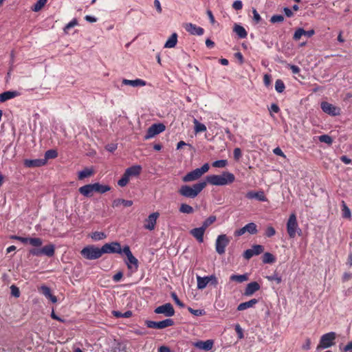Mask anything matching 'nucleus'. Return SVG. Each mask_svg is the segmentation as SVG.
<instances>
[{"instance_id":"nucleus-1","label":"nucleus","mask_w":352,"mask_h":352,"mask_svg":"<svg viewBox=\"0 0 352 352\" xmlns=\"http://www.w3.org/2000/svg\"><path fill=\"white\" fill-rule=\"evenodd\" d=\"M206 186V182H200L192 186L183 185L178 190V193L187 198H195Z\"/></svg>"},{"instance_id":"nucleus-2","label":"nucleus","mask_w":352,"mask_h":352,"mask_svg":"<svg viewBox=\"0 0 352 352\" xmlns=\"http://www.w3.org/2000/svg\"><path fill=\"white\" fill-rule=\"evenodd\" d=\"M210 166L208 163L204 164L201 168H196L182 177L184 182H190L199 179L204 173L208 171Z\"/></svg>"},{"instance_id":"nucleus-3","label":"nucleus","mask_w":352,"mask_h":352,"mask_svg":"<svg viewBox=\"0 0 352 352\" xmlns=\"http://www.w3.org/2000/svg\"><path fill=\"white\" fill-rule=\"evenodd\" d=\"M81 255L89 260H94L102 256L101 248L94 245H88L85 247L80 252Z\"/></svg>"},{"instance_id":"nucleus-4","label":"nucleus","mask_w":352,"mask_h":352,"mask_svg":"<svg viewBox=\"0 0 352 352\" xmlns=\"http://www.w3.org/2000/svg\"><path fill=\"white\" fill-rule=\"evenodd\" d=\"M287 231L290 238H294L296 233L300 235L301 230L298 228L296 216L294 213L290 214L287 223Z\"/></svg>"},{"instance_id":"nucleus-5","label":"nucleus","mask_w":352,"mask_h":352,"mask_svg":"<svg viewBox=\"0 0 352 352\" xmlns=\"http://www.w3.org/2000/svg\"><path fill=\"white\" fill-rule=\"evenodd\" d=\"M336 339V333L335 332H329L322 335L320 338L317 350L320 349H327L335 344Z\"/></svg>"},{"instance_id":"nucleus-6","label":"nucleus","mask_w":352,"mask_h":352,"mask_svg":"<svg viewBox=\"0 0 352 352\" xmlns=\"http://www.w3.org/2000/svg\"><path fill=\"white\" fill-rule=\"evenodd\" d=\"M123 252L127 258V261H125L127 267L129 270H133L136 271L138 268V260L133 255L129 245H125L123 248Z\"/></svg>"},{"instance_id":"nucleus-7","label":"nucleus","mask_w":352,"mask_h":352,"mask_svg":"<svg viewBox=\"0 0 352 352\" xmlns=\"http://www.w3.org/2000/svg\"><path fill=\"white\" fill-rule=\"evenodd\" d=\"M175 322L173 319L168 318L160 322H155L152 320H146L145 324L148 328L162 329L174 325Z\"/></svg>"},{"instance_id":"nucleus-8","label":"nucleus","mask_w":352,"mask_h":352,"mask_svg":"<svg viewBox=\"0 0 352 352\" xmlns=\"http://www.w3.org/2000/svg\"><path fill=\"white\" fill-rule=\"evenodd\" d=\"M123 248H121L120 243L118 242H111L110 243H105L101 248V251L103 254H122Z\"/></svg>"},{"instance_id":"nucleus-9","label":"nucleus","mask_w":352,"mask_h":352,"mask_svg":"<svg viewBox=\"0 0 352 352\" xmlns=\"http://www.w3.org/2000/svg\"><path fill=\"white\" fill-rule=\"evenodd\" d=\"M166 126L163 123H155L148 127L144 140H148L164 131Z\"/></svg>"},{"instance_id":"nucleus-10","label":"nucleus","mask_w":352,"mask_h":352,"mask_svg":"<svg viewBox=\"0 0 352 352\" xmlns=\"http://www.w3.org/2000/svg\"><path fill=\"white\" fill-rule=\"evenodd\" d=\"M230 240L226 234H220L216 240V251L219 254L225 253L226 247L229 244Z\"/></svg>"},{"instance_id":"nucleus-11","label":"nucleus","mask_w":352,"mask_h":352,"mask_svg":"<svg viewBox=\"0 0 352 352\" xmlns=\"http://www.w3.org/2000/svg\"><path fill=\"white\" fill-rule=\"evenodd\" d=\"M154 312L157 314H162L166 317H171L175 315V309L170 302L157 307Z\"/></svg>"},{"instance_id":"nucleus-12","label":"nucleus","mask_w":352,"mask_h":352,"mask_svg":"<svg viewBox=\"0 0 352 352\" xmlns=\"http://www.w3.org/2000/svg\"><path fill=\"white\" fill-rule=\"evenodd\" d=\"M320 107L324 113L330 116H336L340 114V109L339 107H337L327 102H322Z\"/></svg>"},{"instance_id":"nucleus-13","label":"nucleus","mask_w":352,"mask_h":352,"mask_svg":"<svg viewBox=\"0 0 352 352\" xmlns=\"http://www.w3.org/2000/svg\"><path fill=\"white\" fill-rule=\"evenodd\" d=\"M245 232H249L251 234H255L258 232L257 226L254 223H249L245 225L244 227L236 230L234 232V235L236 236H239L245 234Z\"/></svg>"},{"instance_id":"nucleus-14","label":"nucleus","mask_w":352,"mask_h":352,"mask_svg":"<svg viewBox=\"0 0 352 352\" xmlns=\"http://www.w3.org/2000/svg\"><path fill=\"white\" fill-rule=\"evenodd\" d=\"M160 216L158 212H153L151 214L147 219H145V223L144 225V228L148 230H153L155 229L157 219Z\"/></svg>"},{"instance_id":"nucleus-15","label":"nucleus","mask_w":352,"mask_h":352,"mask_svg":"<svg viewBox=\"0 0 352 352\" xmlns=\"http://www.w3.org/2000/svg\"><path fill=\"white\" fill-rule=\"evenodd\" d=\"M206 184L214 186H224L226 185V182L223 180L221 175H211L206 177Z\"/></svg>"},{"instance_id":"nucleus-16","label":"nucleus","mask_w":352,"mask_h":352,"mask_svg":"<svg viewBox=\"0 0 352 352\" xmlns=\"http://www.w3.org/2000/svg\"><path fill=\"white\" fill-rule=\"evenodd\" d=\"M23 164L27 168L41 167L46 164V160L35 159L28 160L25 159L23 161Z\"/></svg>"},{"instance_id":"nucleus-17","label":"nucleus","mask_w":352,"mask_h":352,"mask_svg":"<svg viewBox=\"0 0 352 352\" xmlns=\"http://www.w3.org/2000/svg\"><path fill=\"white\" fill-rule=\"evenodd\" d=\"M17 240L21 241L23 243H29L34 247H41L43 244V241L40 238H29V237H22L19 236L17 238Z\"/></svg>"},{"instance_id":"nucleus-18","label":"nucleus","mask_w":352,"mask_h":352,"mask_svg":"<svg viewBox=\"0 0 352 352\" xmlns=\"http://www.w3.org/2000/svg\"><path fill=\"white\" fill-rule=\"evenodd\" d=\"M261 288L260 285L256 282L253 281L248 283L246 286V288L244 292V295L246 296H250L256 292L258 291Z\"/></svg>"},{"instance_id":"nucleus-19","label":"nucleus","mask_w":352,"mask_h":352,"mask_svg":"<svg viewBox=\"0 0 352 352\" xmlns=\"http://www.w3.org/2000/svg\"><path fill=\"white\" fill-rule=\"evenodd\" d=\"M205 230L201 226L200 228H193L190 231V234L193 236L199 243L204 241V235Z\"/></svg>"},{"instance_id":"nucleus-20","label":"nucleus","mask_w":352,"mask_h":352,"mask_svg":"<svg viewBox=\"0 0 352 352\" xmlns=\"http://www.w3.org/2000/svg\"><path fill=\"white\" fill-rule=\"evenodd\" d=\"M315 34L314 30H310L308 31L305 30L302 28H298L296 30L293 38L295 41H298L302 35L307 36L308 37L312 36Z\"/></svg>"},{"instance_id":"nucleus-21","label":"nucleus","mask_w":352,"mask_h":352,"mask_svg":"<svg viewBox=\"0 0 352 352\" xmlns=\"http://www.w3.org/2000/svg\"><path fill=\"white\" fill-rule=\"evenodd\" d=\"M20 95L17 91H7L0 94V102H5Z\"/></svg>"},{"instance_id":"nucleus-22","label":"nucleus","mask_w":352,"mask_h":352,"mask_svg":"<svg viewBox=\"0 0 352 352\" xmlns=\"http://www.w3.org/2000/svg\"><path fill=\"white\" fill-rule=\"evenodd\" d=\"M245 197L249 199H256L258 201H266V197L263 191H249L246 193Z\"/></svg>"},{"instance_id":"nucleus-23","label":"nucleus","mask_w":352,"mask_h":352,"mask_svg":"<svg viewBox=\"0 0 352 352\" xmlns=\"http://www.w3.org/2000/svg\"><path fill=\"white\" fill-rule=\"evenodd\" d=\"M142 170V167L140 165L132 166L125 170L124 173L130 179L131 177L138 176Z\"/></svg>"},{"instance_id":"nucleus-24","label":"nucleus","mask_w":352,"mask_h":352,"mask_svg":"<svg viewBox=\"0 0 352 352\" xmlns=\"http://www.w3.org/2000/svg\"><path fill=\"white\" fill-rule=\"evenodd\" d=\"M38 291L42 293L47 298H49L52 302H57V298L52 294L51 289L49 287L46 285H42L40 288H38Z\"/></svg>"},{"instance_id":"nucleus-25","label":"nucleus","mask_w":352,"mask_h":352,"mask_svg":"<svg viewBox=\"0 0 352 352\" xmlns=\"http://www.w3.org/2000/svg\"><path fill=\"white\" fill-rule=\"evenodd\" d=\"M186 31L193 35H202L204 34V29L200 27H197L192 23H187L185 27Z\"/></svg>"},{"instance_id":"nucleus-26","label":"nucleus","mask_w":352,"mask_h":352,"mask_svg":"<svg viewBox=\"0 0 352 352\" xmlns=\"http://www.w3.org/2000/svg\"><path fill=\"white\" fill-rule=\"evenodd\" d=\"M214 342L212 340L206 341H199L195 343V346L206 351H210L213 346Z\"/></svg>"},{"instance_id":"nucleus-27","label":"nucleus","mask_w":352,"mask_h":352,"mask_svg":"<svg viewBox=\"0 0 352 352\" xmlns=\"http://www.w3.org/2000/svg\"><path fill=\"white\" fill-rule=\"evenodd\" d=\"M258 300L256 298H252L249 301L240 303L237 307L238 311H243L250 307H253Z\"/></svg>"},{"instance_id":"nucleus-28","label":"nucleus","mask_w":352,"mask_h":352,"mask_svg":"<svg viewBox=\"0 0 352 352\" xmlns=\"http://www.w3.org/2000/svg\"><path fill=\"white\" fill-rule=\"evenodd\" d=\"M43 255L52 257L55 254V246L53 244H49L41 248Z\"/></svg>"},{"instance_id":"nucleus-29","label":"nucleus","mask_w":352,"mask_h":352,"mask_svg":"<svg viewBox=\"0 0 352 352\" xmlns=\"http://www.w3.org/2000/svg\"><path fill=\"white\" fill-rule=\"evenodd\" d=\"M122 85H129L132 87L145 86L146 82L145 81L140 79H137L134 80L124 79L122 82Z\"/></svg>"},{"instance_id":"nucleus-30","label":"nucleus","mask_w":352,"mask_h":352,"mask_svg":"<svg viewBox=\"0 0 352 352\" xmlns=\"http://www.w3.org/2000/svg\"><path fill=\"white\" fill-rule=\"evenodd\" d=\"M78 191L82 195L89 197L93 195V189L91 184H87L83 186H81Z\"/></svg>"},{"instance_id":"nucleus-31","label":"nucleus","mask_w":352,"mask_h":352,"mask_svg":"<svg viewBox=\"0 0 352 352\" xmlns=\"http://www.w3.org/2000/svg\"><path fill=\"white\" fill-rule=\"evenodd\" d=\"M122 204L125 207H130L133 205L131 200H126L124 199H116L112 203L113 208H117Z\"/></svg>"},{"instance_id":"nucleus-32","label":"nucleus","mask_w":352,"mask_h":352,"mask_svg":"<svg viewBox=\"0 0 352 352\" xmlns=\"http://www.w3.org/2000/svg\"><path fill=\"white\" fill-rule=\"evenodd\" d=\"M197 288L199 289H204L207 285L210 283L209 276L201 277L199 276H197Z\"/></svg>"},{"instance_id":"nucleus-33","label":"nucleus","mask_w":352,"mask_h":352,"mask_svg":"<svg viewBox=\"0 0 352 352\" xmlns=\"http://www.w3.org/2000/svg\"><path fill=\"white\" fill-rule=\"evenodd\" d=\"M233 31L239 36V38H245L248 35L245 28L238 24H234Z\"/></svg>"},{"instance_id":"nucleus-34","label":"nucleus","mask_w":352,"mask_h":352,"mask_svg":"<svg viewBox=\"0 0 352 352\" xmlns=\"http://www.w3.org/2000/svg\"><path fill=\"white\" fill-rule=\"evenodd\" d=\"M177 42V34L176 33H173L170 38L168 39L166 43H165L164 47L167 48L174 47Z\"/></svg>"},{"instance_id":"nucleus-35","label":"nucleus","mask_w":352,"mask_h":352,"mask_svg":"<svg viewBox=\"0 0 352 352\" xmlns=\"http://www.w3.org/2000/svg\"><path fill=\"white\" fill-rule=\"evenodd\" d=\"M221 175L223 177V180L226 182V185L233 183L235 180V177L234 174L230 172H223Z\"/></svg>"},{"instance_id":"nucleus-36","label":"nucleus","mask_w":352,"mask_h":352,"mask_svg":"<svg viewBox=\"0 0 352 352\" xmlns=\"http://www.w3.org/2000/svg\"><path fill=\"white\" fill-rule=\"evenodd\" d=\"M230 279L232 281H235L237 283H243V282L248 280V276L246 274H241V275L233 274L230 276Z\"/></svg>"},{"instance_id":"nucleus-37","label":"nucleus","mask_w":352,"mask_h":352,"mask_svg":"<svg viewBox=\"0 0 352 352\" xmlns=\"http://www.w3.org/2000/svg\"><path fill=\"white\" fill-rule=\"evenodd\" d=\"M262 258L263 263H273L276 261L275 256L270 252L264 253Z\"/></svg>"},{"instance_id":"nucleus-38","label":"nucleus","mask_w":352,"mask_h":352,"mask_svg":"<svg viewBox=\"0 0 352 352\" xmlns=\"http://www.w3.org/2000/svg\"><path fill=\"white\" fill-rule=\"evenodd\" d=\"M111 313H112L113 316H115L117 318H130L133 315L131 311H126V312L122 314V312H120L119 311L113 310V311H112Z\"/></svg>"},{"instance_id":"nucleus-39","label":"nucleus","mask_w":352,"mask_h":352,"mask_svg":"<svg viewBox=\"0 0 352 352\" xmlns=\"http://www.w3.org/2000/svg\"><path fill=\"white\" fill-rule=\"evenodd\" d=\"M179 210L180 212L185 214H192L194 212L193 208L186 204H182Z\"/></svg>"},{"instance_id":"nucleus-40","label":"nucleus","mask_w":352,"mask_h":352,"mask_svg":"<svg viewBox=\"0 0 352 352\" xmlns=\"http://www.w3.org/2000/svg\"><path fill=\"white\" fill-rule=\"evenodd\" d=\"M216 219L215 216H210L203 222L201 227L206 230L210 225L215 222Z\"/></svg>"},{"instance_id":"nucleus-41","label":"nucleus","mask_w":352,"mask_h":352,"mask_svg":"<svg viewBox=\"0 0 352 352\" xmlns=\"http://www.w3.org/2000/svg\"><path fill=\"white\" fill-rule=\"evenodd\" d=\"M342 217L345 219H351V213L350 209L348 208L344 201H342Z\"/></svg>"},{"instance_id":"nucleus-42","label":"nucleus","mask_w":352,"mask_h":352,"mask_svg":"<svg viewBox=\"0 0 352 352\" xmlns=\"http://www.w3.org/2000/svg\"><path fill=\"white\" fill-rule=\"evenodd\" d=\"M194 124L195 131L196 133L204 132L206 131V126L204 124L200 123L197 120H194Z\"/></svg>"},{"instance_id":"nucleus-43","label":"nucleus","mask_w":352,"mask_h":352,"mask_svg":"<svg viewBox=\"0 0 352 352\" xmlns=\"http://www.w3.org/2000/svg\"><path fill=\"white\" fill-rule=\"evenodd\" d=\"M58 156V153L56 150L50 149L45 152V157L43 160H46V162L47 160L50 159H54Z\"/></svg>"},{"instance_id":"nucleus-44","label":"nucleus","mask_w":352,"mask_h":352,"mask_svg":"<svg viewBox=\"0 0 352 352\" xmlns=\"http://www.w3.org/2000/svg\"><path fill=\"white\" fill-rule=\"evenodd\" d=\"M47 0H38L37 2L33 6L32 10L34 12H38L45 5Z\"/></svg>"},{"instance_id":"nucleus-45","label":"nucleus","mask_w":352,"mask_h":352,"mask_svg":"<svg viewBox=\"0 0 352 352\" xmlns=\"http://www.w3.org/2000/svg\"><path fill=\"white\" fill-rule=\"evenodd\" d=\"M93 174V171L88 168H85L82 171L78 173V179H82L84 178L88 177Z\"/></svg>"},{"instance_id":"nucleus-46","label":"nucleus","mask_w":352,"mask_h":352,"mask_svg":"<svg viewBox=\"0 0 352 352\" xmlns=\"http://www.w3.org/2000/svg\"><path fill=\"white\" fill-rule=\"evenodd\" d=\"M107 237V235L102 232H94L91 234V239L94 241H99L104 239Z\"/></svg>"},{"instance_id":"nucleus-47","label":"nucleus","mask_w":352,"mask_h":352,"mask_svg":"<svg viewBox=\"0 0 352 352\" xmlns=\"http://www.w3.org/2000/svg\"><path fill=\"white\" fill-rule=\"evenodd\" d=\"M251 250H252L254 255H259L264 251V248L261 245H254Z\"/></svg>"},{"instance_id":"nucleus-48","label":"nucleus","mask_w":352,"mask_h":352,"mask_svg":"<svg viewBox=\"0 0 352 352\" xmlns=\"http://www.w3.org/2000/svg\"><path fill=\"white\" fill-rule=\"evenodd\" d=\"M129 178L125 173H124L122 177L120 178V179L118 180V186H120L121 187H124L127 185V184L129 183Z\"/></svg>"},{"instance_id":"nucleus-49","label":"nucleus","mask_w":352,"mask_h":352,"mask_svg":"<svg viewBox=\"0 0 352 352\" xmlns=\"http://www.w3.org/2000/svg\"><path fill=\"white\" fill-rule=\"evenodd\" d=\"M318 138L321 142L327 143L329 145L331 144L333 142L332 138L331 136H329V135H322L319 136Z\"/></svg>"},{"instance_id":"nucleus-50","label":"nucleus","mask_w":352,"mask_h":352,"mask_svg":"<svg viewBox=\"0 0 352 352\" xmlns=\"http://www.w3.org/2000/svg\"><path fill=\"white\" fill-rule=\"evenodd\" d=\"M228 164L226 160H217L212 163V166L215 168H223Z\"/></svg>"},{"instance_id":"nucleus-51","label":"nucleus","mask_w":352,"mask_h":352,"mask_svg":"<svg viewBox=\"0 0 352 352\" xmlns=\"http://www.w3.org/2000/svg\"><path fill=\"white\" fill-rule=\"evenodd\" d=\"M36 248H32L29 250V256H41L43 255V253L41 252V248H38L39 247H35Z\"/></svg>"},{"instance_id":"nucleus-52","label":"nucleus","mask_w":352,"mask_h":352,"mask_svg":"<svg viewBox=\"0 0 352 352\" xmlns=\"http://www.w3.org/2000/svg\"><path fill=\"white\" fill-rule=\"evenodd\" d=\"M188 310L190 313L196 316H204L206 314V311L204 309H194L191 307H188Z\"/></svg>"},{"instance_id":"nucleus-53","label":"nucleus","mask_w":352,"mask_h":352,"mask_svg":"<svg viewBox=\"0 0 352 352\" xmlns=\"http://www.w3.org/2000/svg\"><path fill=\"white\" fill-rule=\"evenodd\" d=\"M284 21V16L280 14L273 15L270 19V22L272 23H280Z\"/></svg>"},{"instance_id":"nucleus-54","label":"nucleus","mask_w":352,"mask_h":352,"mask_svg":"<svg viewBox=\"0 0 352 352\" xmlns=\"http://www.w3.org/2000/svg\"><path fill=\"white\" fill-rule=\"evenodd\" d=\"M276 234V230L272 226H268L265 232V235L267 237H272Z\"/></svg>"},{"instance_id":"nucleus-55","label":"nucleus","mask_w":352,"mask_h":352,"mask_svg":"<svg viewBox=\"0 0 352 352\" xmlns=\"http://www.w3.org/2000/svg\"><path fill=\"white\" fill-rule=\"evenodd\" d=\"M10 290H11V294L16 297V298H19L20 296V291H19V289L18 287H16V285H12L11 287H10Z\"/></svg>"},{"instance_id":"nucleus-56","label":"nucleus","mask_w":352,"mask_h":352,"mask_svg":"<svg viewBox=\"0 0 352 352\" xmlns=\"http://www.w3.org/2000/svg\"><path fill=\"white\" fill-rule=\"evenodd\" d=\"M270 281H276L277 284H279L282 281V278L280 276H278L276 274H274L272 276H267L266 277Z\"/></svg>"},{"instance_id":"nucleus-57","label":"nucleus","mask_w":352,"mask_h":352,"mask_svg":"<svg viewBox=\"0 0 352 352\" xmlns=\"http://www.w3.org/2000/svg\"><path fill=\"white\" fill-rule=\"evenodd\" d=\"M171 297L174 300L175 302L180 307H184L185 305L179 299L177 294L175 292L171 293Z\"/></svg>"},{"instance_id":"nucleus-58","label":"nucleus","mask_w":352,"mask_h":352,"mask_svg":"<svg viewBox=\"0 0 352 352\" xmlns=\"http://www.w3.org/2000/svg\"><path fill=\"white\" fill-rule=\"evenodd\" d=\"M99 188H98V192L99 193H104L109 190H110L111 188L107 185H102L98 183Z\"/></svg>"},{"instance_id":"nucleus-59","label":"nucleus","mask_w":352,"mask_h":352,"mask_svg":"<svg viewBox=\"0 0 352 352\" xmlns=\"http://www.w3.org/2000/svg\"><path fill=\"white\" fill-rule=\"evenodd\" d=\"M78 24V21L76 19H74L72 21H70L68 24L65 25L64 28V31L65 33H67V30H69L71 28L74 27Z\"/></svg>"},{"instance_id":"nucleus-60","label":"nucleus","mask_w":352,"mask_h":352,"mask_svg":"<svg viewBox=\"0 0 352 352\" xmlns=\"http://www.w3.org/2000/svg\"><path fill=\"white\" fill-rule=\"evenodd\" d=\"M242 156L241 150L239 148L234 149V158L236 161H239Z\"/></svg>"},{"instance_id":"nucleus-61","label":"nucleus","mask_w":352,"mask_h":352,"mask_svg":"<svg viewBox=\"0 0 352 352\" xmlns=\"http://www.w3.org/2000/svg\"><path fill=\"white\" fill-rule=\"evenodd\" d=\"M253 256H254V254L251 249L246 250L243 252V257L247 260L250 259Z\"/></svg>"},{"instance_id":"nucleus-62","label":"nucleus","mask_w":352,"mask_h":352,"mask_svg":"<svg viewBox=\"0 0 352 352\" xmlns=\"http://www.w3.org/2000/svg\"><path fill=\"white\" fill-rule=\"evenodd\" d=\"M232 8L236 10H241L243 8V4L241 1H235L232 4Z\"/></svg>"},{"instance_id":"nucleus-63","label":"nucleus","mask_w":352,"mask_h":352,"mask_svg":"<svg viewBox=\"0 0 352 352\" xmlns=\"http://www.w3.org/2000/svg\"><path fill=\"white\" fill-rule=\"evenodd\" d=\"M264 84L266 87H269L271 83V76L270 74H265L263 77Z\"/></svg>"},{"instance_id":"nucleus-64","label":"nucleus","mask_w":352,"mask_h":352,"mask_svg":"<svg viewBox=\"0 0 352 352\" xmlns=\"http://www.w3.org/2000/svg\"><path fill=\"white\" fill-rule=\"evenodd\" d=\"M352 278V274L350 272H344L342 276V281L346 282Z\"/></svg>"}]
</instances>
